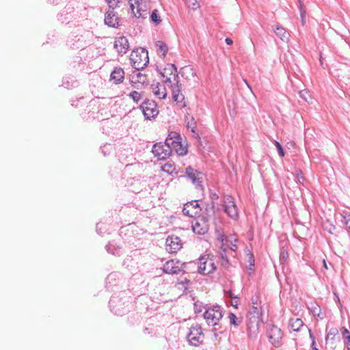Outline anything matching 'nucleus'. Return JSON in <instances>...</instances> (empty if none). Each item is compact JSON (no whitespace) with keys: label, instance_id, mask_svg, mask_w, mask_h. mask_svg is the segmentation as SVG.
Returning a JSON list of instances; mask_svg holds the SVG:
<instances>
[{"label":"nucleus","instance_id":"2f4dec72","mask_svg":"<svg viewBox=\"0 0 350 350\" xmlns=\"http://www.w3.org/2000/svg\"><path fill=\"white\" fill-rule=\"evenodd\" d=\"M228 319L230 324L235 327L239 326L242 322L241 319L237 318V316L232 312L229 313Z\"/></svg>","mask_w":350,"mask_h":350},{"label":"nucleus","instance_id":"6e6d98bb","mask_svg":"<svg viewBox=\"0 0 350 350\" xmlns=\"http://www.w3.org/2000/svg\"><path fill=\"white\" fill-rule=\"evenodd\" d=\"M231 304L232 306H234L235 308H238L239 306V299H232Z\"/></svg>","mask_w":350,"mask_h":350},{"label":"nucleus","instance_id":"6ab92c4d","mask_svg":"<svg viewBox=\"0 0 350 350\" xmlns=\"http://www.w3.org/2000/svg\"><path fill=\"white\" fill-rule=\"evenodd\" d=\"M105 23L111 27H117L119 26V18L116 16L113 8L108 10L105 14Z\"/></svg>","mask_w":350,"mask_h":350},{"label":"nucleus","instance_id":"603ef678","mask_svg":"<svg viewBox=\"0 0 350 350\" xmlns=\"http://www.w3.org/2000/svg\"><path fill=\"white\" fill-rule=\"evenodd\" d=\"M342 335L343 338H345L347 336L350 335V333L347 328L342 327Z\"/></svg>","mask_w":350,"mask_h":350},{"label":"nucleus","instance_id":"393cba45","mask_svg":"<svg viewBox=\"0 0 350 350\" xmlns=\"http://www.w3.org/2000/svg\"><path fill=\"white\" fill-rule=\"evenodd\" d=\"M187 127L191 129L194 137H199V135L196 131V122L193 116L187 117Z\"/></svg>","mask_w":350,"mask_h":350},{"label":"nucleus","instance_id":"20e7f679","mask_svg":"<svg viewBox=\"0 0 350 350\" xmlns=\"http://www.w3.org/2000/svg\"><path fill=\"white\" fill-rule=\"evenodd\" d=\"M216 269L215 261L209 255H203L199 258L198 271L200 274L209 275L213 273Z\"/></svg>","mask_w":350,"mask_h":350},{"label":"nucleus","instance_id":"412c9836","mask_svg":"<svg viewBox=\"0 0 350 350\" xmlns=\"http://www.w3.org/2000/svg\"><path fill=\"white\" fill-rule=\"evenodd\" d=\"M124 79V71L120 67H116L111 73V79L116 84L120 83Z\"/></svg>","mask_w":350,"mask_h":350},{"label":"nucleus","instance_id":"5701e85b","mask_svg":"<svg viewBox=\"0 0 350 350\" xmlns=\"http://www.w3.org/2000/svg\"><path fill=\"white\" fill-rule=\"evenodd\" d=\"M152 92L160 99H164L167 96L165 88L159 83L157 84V85L152 87Z\"/></svg>","mask_w":350,"mask_h":350},{"label":"nucleus","instance_id":"f257e3e1","mask_svg":"<svg viewBox=\"0 0 350 350\" xmlns=\"http://www.w3.org/2000/svg\"><path fill=\"white\" fill-rule=\"evenodd\" d=\"M224 314L223 308L219 305H214L206 308L203 315L208 325L216 327L220 325Z\"/></svg>","mask_w":350,"mask_h":350},{"label":"nucleus","instance_id":"a19ab883","mask_svg":"<svg viewBox=\"0 0 350 350\" xmlns=\"http://www.w3.org/2000/svg\"><path fill=\"white\" fill-rule=\"evenodd\" d=\"M120 277V274L116 272L111 273L107 278V282L111 284L113 282H115L116 279H118Z\"/></svg>","mask_w":350,"mask_h":350},{"label":"nucleus","instance_id":"13d9d810","mask_svg":"<svg viewBox=\"0 0 350 350\" xmlns=\"http://www.w3.org/2000/svg\"><path fill=\"white\" fill-rule=\"evenodd\" d=\"M225 42H226V43L227 44H228V45H231V44H232V43H233L232 40L231 38H226L225 39Z\"/></svg>","mask_w":350,"mask_h":350},{"label":"nucleus","instance_id":"a211bd4d","mask_svg":"<svg viewBox=\"0 0 350 350\" xmlns=\"http://www.w3.org/2000/svg\"><path fill=\"white\" fill-rule=\"evenodd\" d=\"M176 81V83L172 85V98L177 103L183 104V106H185V103L184 102L185 96L181 92V84L179 83L178 79Z\"/></svg>","mask_w":350,"mask_h":350},{"label":"nucleus","instance_id":"f3484780","mask_svg":"<svg viewBox=\"0 0 350 350\" xmlns=\"http://www.w3.org/2000/svg\"><path fill=\"white\" fill-rule=\"evenodd\" d=\"M167 75H170L173 77V80L176 81L178 78V73H177V68L176 66L173 64H168L165 68L164 71L162 73V76L163 78L165 77V79L164 81L165 83H172V80L170 77H167Z\"/></svg>","mask_w":350,"mask_h":350},{"label":"nucleus","instance_id":"cd10ccee","mask_svg":"<svg viewBox=\"0 0 350 350\" xmlns=\"http://www.w3.org/2000/svg\"><path fill=\"white\" fill-rule=\"evenodd\" d=\"M62 85L67 89L75 88L78 85V82L74 80L72 77H66L62 80Z\"/></svg>","mask_w":350,"mask_h":350},{"label":"nucleus","instance_id":"8fccbe9b","mask_svg":"<svg viewBox=\"0 0 350 350\" xmlns=\"http://www.w3.org/2000/svg\"><path fill=\"white\" fill-rule=\"evenodd\" d=\"M106 1L108 2L110 8L116 6L118 2L117 0H106Z\"/></svg>","mask_w":350,"mask_h":350},{"label":"nucleus","instance_id":"a878e982","mask_svg":"<svg viewBox=\"0 0 350 350\" xmlns=\"http://www.w3.org/2000/svg\"><path fill=\"white\" fill-rule=\"evenodd\" d=\"M304 326L302 320L299 318L291 319L289 321V327L294 332H299L300 329Z\"/></svg>","mask_w":350,"mask_h":350},{"label":"nucleus","instance_id":"3c124183","mask_svg":"<svg viewBox=\"0 0 350 350\" xmlns=\"http://www.w3.org/2000/svg\"><path fill=\"white\" fill-rule=\"evenodd\" d=\"M137 78H138V79H137L138 82L144 83V81H145V77L142 74H141L140 72H138L137 74Z\"/></svg>","mask_w":350,"mask_h":350},{"label":"nucleus","instance_id":"bb28decb","mask_svg":"<svg viewBox=\"0 0 350 350\" xmlns=\"http://www.w3.org/2000/svg\"><path fill=\"white\" fill-rule=\"evenodd\" d=\"M204 213L205 216H203L202 217H204L205 219H207L208 221L215 216L214 202H212L211 204H206L204 207Z\"/></svg>","mask_w":350,"mask_h":350},{"label":"nucleus","instance_id":"052dcab7","mask_svg":"<svg viewBox=\"0 0 350 350\" xmlns=\"http://www.w3.org/2000/svg\"><path fill=\"white\" fill-rule=\"evenodd\" d=\"M224 252L223 253H221L220 256H221V260H224L225 258H227V256L226 254V252H225V250H224L223 251Z\"/></svg>","mask_w":350,"mask_h":350},{"label":"nucleus","instance_id":"58836bf2","mask_svg":"<svg viewBox=\"0 0 350 350\" xmlns=\"http://www.w3.org/2000/svg\"><path fill=\"white\" fill-rule=\"evenodd\" d=\"M113 149V146L110 144H105L100 147V150L104 156L109 154Z\"/></svg>","mask_w":350,"mask_h":350},{"label":"nucleus","instance_id":"c9c22d12","mask_svg":"<svg viewBox=\"0 0 350 350\" xmlns=\"http://www.w3.org/2000/svg\"><path fill=\"white\" fill-rule=\"evenodd\" d=\"M251 306L262 307L259 294H254L251 299Z\"/></svg>","mask_w":350,"mask_h":350},{"label":"nucleus","instance_id":"2eb2a0df","mask_svg":"<svg viewBox=\"0 0 350 350\" xmlns=\"http://www.w3.org/2000/svg\"><path fill=\"white\" fill-rule=\"evenodd\" d=\"M283 333L282 330L275 325H272L268 331V337L270 342L275 347H278Z\"/></svg>","mask_w":350,"mask_h":350},{"label":"nucleus","instance_id":"0e129e2a","mask_svg":"<svg viewBox=\"0 0 350 350\" xmlns=\"http://www.w3.org/2000/svg\"><path fill=\"white\" fill-rule=\"evenodd\" d=\"M297 176H298V178H299V182H301L300 179L304 180V177L301 175V171H299V172L297 174Z\"/></svg>","mask_w":350,"mask_h":350},{"label":"nucleus","instance_id":"bf43d9fd","mask_svg":"<svg viewBox=\"0 0 350 350\" xmlns=\"http://www.w3.org/2000/svg\"><path fill=\"white\" fill-rule=\"evenodd\" d=\"M146 6L142 3V5H141V12L142 13H146V16L147 15L146 10L145 9Z\"/></svg>","mask_w":350,"mask_h":350},{"label":"nucleus","instance_id":"4be33fe9","mask_svg":"<svg viewBox=\"0 0 350 350\" xmlns=\"http://www.w3.org/2000/svg\"><path fill=\"white\" fill-rule=\"evenodd\" d=\"M308 309L313 316L319 318L320 319H323V316L321 313V307L316 302H310L308 305Z\"/></svg>","mask_w":350,"mask_h":350},{"label":"nucleus","instance_id":"1a4fd4ad","mask_svg":"<svg viewBox=\"0 0 350 350\" xmlns=\"http://www.w3.org/2000/svg\"><path fill=\"white\" fill-rule=\"evenodd\" d=\"M111 311L116 315L122 316L129 311V304L122 301V298L112 296L109 301Z\"/></svg>","mask_w":350,"mask_h":350},{"label":"nucleus","instance_id":"e433bc0d","mask_svg":"<svg viewBox=\"0 0 350 350\" xmlns=\"http://www.w3.org/2000/svg\"><path fill=\"white\" fill-rule=\"evenodd\" d=\"M338 334V329L335 327L331 328L327 332L325 340L327 342L328 340H332L334 339L335 336Z\"/></svg>","mask_w":350,"mask_h":350},{"label":"nucleus","instance_id":"09e8293b","mask_svg":"<svg viewBox=\"0 0 350 350\" xmlns=\"http://www.w3.org/2000/svg\"><path fill=\"white\" fill-rule=\"evenodd\" d=\"M288 258V253L287 252L283 250L281 252L280 254V260H285Z\"/></svg>","mask_w":350,"mask_h":350},{"label":"nucleus","instance_id":"4468645a","mask_svg":"<svg viewBox=\"0 0 350 350\" xmlns=\"http://www.w3.org/2000/svg\"><path fill=\"white\" fill-rule=\"evenodd\" d=\"M165 243L166 250L170 253H176L182 247L180 239L176 236L168 237Z\"/></svg>","mask_w":350,"mask_h":350},{"label":"nucleus","instance_id":"72a5a7b5","mask_svg":"<svg viewBox=\"0 0 350 350\" xmlns=\"http://www.w3.org/2000/svg\"><path fill=\"white\" fill-rule=\"evenodd\" d=\"M106 250L109 253H111L113 255L119 256L120 254V248L118 247H116L115 245L111 243H109L106 245Z\"/></svg>","mask_w":350,"mask_h":350},{"label":"nucleus","instance_id":"0eeeda50","mask_svg":"<svg viewBox=\"0 0 350 350\" xmlns=\"http://www.w3.org/2000/svg\"><path fill=\"white\" fill-rule=\"evenodd\" d=\"M221 209L232 219H237L239 217L238 208L231 196H225L221 204Z\"/></svg>","mask_w":350,"mask_h":350},{"label":"nucleus","instance_id":"473e14b6","mask_svg":"<svg viewBox=\"0 0 350 350\" xmlns=\"http://www.w3.org/2000/svg\"><path fill=\"white\" fill-rule=\"evenodd\" d=\"M155 45L159 48L160 52L162 53V55L165 57L168 51L166 44L161 40H158L156 42Z\"/></svg>","mask_w":350,"mask_h":350},{"label":"nucleus","instance_id":"5fc2aeb1","mask_svg":"<svg viewBox=\"0 0 350 350\" xmlns=\"http://www.w3.org/2000/svg\"><path fill=\"white\" fill-rule=\"evenodd\" d=\"M309 337L311 339V341H313V345H316L315 338H314L311 329H309Z\"/></svg>","mask_w":350,"mask_h":350},{"label":"nucleus","instance_id":"49530a36","mask_svg":"<svg viewBox=\"0 0 350 350\" xmlns=\"http://www.w3.org/2000/svg\"><path fill=\"white\" fill-rule=\"evenodd\" d=\"M167 138H170L171 142H172V141L178 142L181 139L180 135H178V133H176L175 132L170 133Z\"/></svg>","mask_w":350,"mask_h":350},{"label":"nucleus","instance_id":"f704fd0d","mask_svg":"<svg viewBox=\"0 0 350 350\" xmlns=\"http://www.w3.org/2000/svg\"><path fill=\"white\" fill-rule=\"evenodd\" d=\"M150 21L155 23V25H158L161 23V17L159 16V12L157 10H154L150 14Z\"/></svg>","mask_w":350,"mask_h":350},{"label":"nucleus","instance_id":"f8f14e48","mask_svg":"<svg viewBox=\"0 0 350 350\" xmlns=\"http://www.w3.org/2000/svg\"><path fill=\"white\" fill-rule=\"evenodd\" d=\"M192 230L198 234H204L208 230V221L204 217H199L192 221Z\"/></svg>","mask_w":350,"mask_h":350},{"label":"nucleus","instance_id":"ddd939ff","mask_svg":"<svg viewBox=\"0 0 350 350\" xmlns=\"http://www.w3.org/2000/svg\"><path fill=\"white\" fill-rule=\"evenodd\" d=\"M200 211H202V208L197 200L187 202L183 208V214L191 217H194Z\"/></svg>","mask_w":350,"mask_h":350},{"label":"nucleus","instance_id":"423d86ee","mask_svg":"<svg viewBox=\"0 0 350 350\" xmlns=\"http://www.w3.org/2000/svg\"><path fill=\"white\" fill-rule=\"evenodd\" d=\"M189 343L193 346L198 347L202 344L204 339V335L201 326L198 324L192 325L187 334Z\"/></svg>","mask_w":350,"mask_h":350},{"label":"nucleus","instance_id":"79ce46f5","mask_svg":"<svg viewBox=\"0 0 350 350\" xmlns=\"http://www.w3.org/2000/svg\"><path fill=\"white\" fill-rule=\"evenodd\" d=\"M300 97L307 103H310V99H312L311 96L307 90H302L299 92Z\"/></svg>","mask_w":350,"mask_h":350},{"label":"nucleus","instance_id":"37998d69","mask_svg":"<svg viewBox=\"0 0 350 350\" xmlns=\"http://www.w3.org/2000/svg\"><path fill=\"white\" fill-rule=\"evenodd\" d=\"M208 306H204L202 305V303L199 302V301H197L194 304V310H195V312L196 313H200L202 312V310L203 309H205L206 310V308H207Z\"/></svg>","mask_w":350,"mask_h":350},{"label":"nucleus","instance_id":"6e6552de","mask_svg":"<svg viewBox=\"0 0 350 350\" xmlns=\"http://www.w3.org/2000/svg\"><path fill=\"white\" fill-rule=\"evenodd\" d=\"M140 109L146 120L154 119L159 114L157 105L152 100L146 99L140 105Z\"/></svg>","mask_w":350,"mask_h":350},{"label":"nucleus","instance_id":"ea45409f","mask_svg":"<svg viewBox=\"0 0 350 350\" xmlns=\"http://www.w3.org/2000/svg\"><path fill=\"white\" fill-rule=\"evenodd\" d=\"M129 96L135 103H138L142 98L141 94L137 91H132Z\"/></svg>","mask_w":350,"mask_h":350},{"label":"nucleus","instance_id":"c756f323","mask_svg":"<svg viewBox=\"0 0 350 350\" xmlns=\"http://www.w3.org/2000/svg\"><path fill=\"white\" fill-rule=\"evenodd\" d=\"M176 166L173 161H167L162 166V170L169 174H172L175 172Z\"/></svg>","mask_w":350,"mask_h":350},{"label":"nucleus","instance_id":"c03bdc74","mask_svg":"<svg viewBox=\"0 0 350 350\" xmlns=\"http://www.w3.org/2000/svg\"><path fill=\"white\" fill-rule=\"evenodd\" d=\"M274 144L277 148V150H278V154L280 155V157H284V155H285V152L284 151V149L282 146V145L278 142V141H274Z\"/></svg>","mask_w":350,"mask_h":350},{"label":"nucleus","instance_id":"b1692460","mask_svg":"<svg viewBox=\"0 0 350 350\" xmlns=\"http://www.w3.org/2000/svg\"><path fill=\"white\" fill-rule=\"evenodd\" d=\"M172 142H173L171 144L172 149L174 148L176 152V153L178 155L184 156V155H185L187 153V148L185 146H183V145L181 144L180 140H179L178 142L177 141H172Z\"/></svg>","mask_w":350,"mask_h":350},{"label":"nucleus","instance_id":"7c9ffc66","mask_svg":"<svg viewBox=\"0 0 350 350\" xmlns=\"http://www.w3.org/2000/svg\"><path fill=\"white\" fill-rule=\"evenodd\" d=\"M237 239L233 235L228 237L226 239V244L229 246L230 249L234 252L237 249Z\"/></svg>","mask_w":350,"mask_h":350},{"label":"nucleus","instance_id":"774afa93","mask_svg":"<svg viewBox=\"0 0 350 350\" xmlns=\"http://www.w3.org/2000/svg\"><path fill=\"white\" fill-rule=\"evenodd\" d=\"M218 198V196L217 194H214L212 197V200L213 201L215 200V199H217Z\"/></svg>","mask_w":350,"mask_h":350},{"label":"nucleus","instance_id":"dca6fc26","mask_svg":"<svg viewBox=\"0 0 350 350\" xmlns=\"http://www.w3.org/2000/svg\"><path fill=\"white\" fill-rule=\"evenodd\" d=\"M114 48L121 55L126 53L129 48L128 39L123 36L116 38L114 42Z\"/></svg>","mask_w":350,"mask_h":350},{"label":"nucleus","instance_id":"39448f33","mask_svg":"<svg viewBox=\"0 0 350 350\" xmlns=\"http://www.w3.org/2000/svg\"><path fill=\"white\" fill-rule=\"evenodd\" d=\"M170 138H167L164 144L162 143L154 144L152 152L154 157H157L159 160H165L172 152Z\"/></svg>","mask_w":350,"mask_h":350},{"label":"nucleus","instance_id":"a18cd8bd","mask_svg":"<svg viewBox=\"0 0 350 350\" xmlns=\"http://www.w3.org/2000/svg\"><path fill=\"white\" fill-rule=\"evenodd\" d=\"M187 3L188 7L192 10H196L200 6V3L197 0H188Z\"/></svg>","mask_w":350,"mask_h":350},{"label":"nucleus","instance_id":"9b49d317","mask_svg":"<svg viewBox=\"0 0 350 350\" xmlns=\"http://www.w3.org/2000/svg\"><path fill=\"white\" fill-rule=\"evenodd\" d=\"M187 176L191 180L192 183L195 185L196 188L199 190L203 189L202 180L204 175L202 172L194 170L191 166H189L185 170Z\"/></svg>","mask_w":350,"mask_h":350},{"label":"nucleus","instance_id":"338daca9","mask_svg":"<svg viewBox=\"0 0 350 350\" xmlns=\"http://www.w3.org/2000/svg\"><path fill=\"white\" fill-rule=\"evenodd\" d=\"M132 260V259H131L130 257H127V258L124 260V262H123V265H126V261H129V260Z\"/></svg>","mask_w":350,"mask_h":350},{"label":"nucleus","instance_id":"aec40b11","mask_svg":"<svg viewBox=\"0 0 350 350\" xmlns=\"http://www.w3.org/2000/svg\"><path fill=\"white\" fill-rule=\"evenodd\" d=\"M130 8L136 18H146V13L141 12L142 0H129Z\"/></svg>","mask_w":350,"mask_h":350},{"label":"nucleus","instance_id":"9d476101","mask_svg":"<svg viewBox=\"0 0 350 350\" xmlns=\"http://www.w3.org/2000/svg\"><path fill=\"white\" fill-rule=\"evenodd\" d=\"M186 263H182L180 260L172 259L167 260L163 265V272L167 274H178L184 271Z\"/></svg>","mask_w":350,"mask_h":350},{"label":"nucleus","instance_id":"e2e57ef3","mask_svg":"<svg viewBox=\"0 0 350 350\" xmlns=\"http://www.w3.org/2000/svg\"><path fill=\"white\" fill-rule=\"evenodd\" d=\"M100 226H101V224H100V223L97 224V225H96V230L98 234L101 233L99 232L101 230V227Z\"/></svg>","mask_w":350,"mask_h":350},{"label":"nucleus","instance_id":"c85d7f7f","mask_svg":"<svg viewBox=\"0 0 350 350\" xmlns=\"http://www.w3.org/2000/svg\"><path fill=\"white\" fill-rule=\"evenodd\" d=\"M275 33L281 38L282 40L288 39V33H286L284 28L277 25L273 27Z\"/></svg>","mask_w":350,"mask_h":350},{"label":"nucleus","instance_id":"de8ad7c7","mask_svg":"<svg viewBox=\"0 0 350 350\" xmlns=\"http://www.w3.org/2000/svg\"><path fill=\"white\" fill-rule=\"evenodd\" d=\"M226 295L228 296H229L232 299H239V297L238 296H236L233 294L232 291L231 290H229L227 293H226Z\"/></svg>","mask_w":350,"mask_h":350},{"label":"nucleus","instance_id":"864d4df0","mask_svg":"<svg viewBox=\"0 0 350 350\" xmlns=\"http://www.w3.org/2000/svg\"><path fill=\"white\" fill-rule=\"evenodd\" d=\"M48 1L50 4L55 5H59V3H61L63 1V0H48Z\"/></svg>","mask_w":350,"mask_h":350},{"label":"nucleus","instance_id":"f03ea898","mask_svg":"<svg viewBox=\"0 0 350 350\" xmlns=\"http://www.w3.org/2000/svg\"><path fill=\"white\" fill-rule=\"evenodd\" d=\"M130 60L132 66L137 70H142L149 63L148 51L143 48L137 49L131 52Z\"/></svg>","mask_w":350,"mask_h":350},{"label":"nucleus","instance_id":"4c0bfd02","mask_svg":"<svg viewBox=\"0 0 350 350\" xmlns=\"http://www.w3.org/2000/svg\"><path fill=\"white\" fill-rule=\"evenodd\" d=\"M341 222L347 229H350V213L343 215Z\"/></svg>","mask_w":350,"mask_h":350},{"label":"nucleus","instance_id":"680f3d73","mask_svg":"<svg viewBox=\"0 0 350 350\" xmlns=\"http://www.w3.org/2000/svg\"><path fill=\"white\" fill-rule=\"evenodd\" d=\"M228 264V258H225L224 260H222L221 265L223 266H226Z\"/></svg>","mask_w":350,"mask_h":350},{"label":"nucleus","instance_id":"4d7b16f0","mask_svg":"<svg viewBox=\"0 0 350 350\" xmlns=\"http://www.w3.org/2000/svg\"><path fill=\"white\" fill-rule=\"evenodd\" d=\"M344 342L347 345V346H350V335H348L345 338H344Z\"/></svg>","mask_w":350,"mask_h":350},{"label":"nucleus","instance_id":"69168bd1","mask_svg":"<svg viewBox=\"0 0 350 350\" xmlns=\"http://www.w3.org/2000/svg\"><path fill=\"white\" fill-rule=\"evenodd\" d=\"M335 230V226H330V228L329 229V232L331 233V234H333V230Z\"/></svg>","mask_w":350,"mask_h":350},{"label":"nucleus","instance_id":"7ed1b4c3","mask_svg":"<svg viewBox=\"0 0 350 350\" xmlns=\"http://www.w3.org/2000/svg\"><path fill=\"white\" fill-rule=\"evenodd\" d=\"M262 307L251 306L248 310L247 329L254 333L258 331L260 323L262 321Z\"/></svg>","mask_w":350,"mask_h":350}]
</instances>
